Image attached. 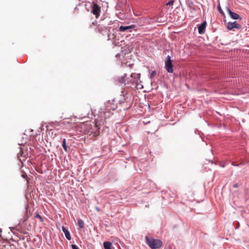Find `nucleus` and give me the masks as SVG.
<instances>
[{
    "instance_id": "nucleus-4",
    "label": "nucleus",
    "mask_w": 249,
    "mask_h": 249,
    "mask_svg": "<svg viewBox=\"0 0 249 249\" xmlns=\"http://www.w3.org/2000/svg\"><path fill=\"white\" fill-rule=\"evenodd\" d=\"M92 13L95 16L96 18L99 17L101 13V7L97 3H93L92 6Z\"/></svg>"
},
{
    "instance_id": "nucleus-13",
    "label": "nucleus",
    "mask_w": 249,
    "mask_h": 249,
    "mask_svg": "<svg viewBox=\"0 0 249 249\" xmlns=\"http://www.w3.org/2000/svg\"><path fill=\"white\" fill-rule=\"evenodd\" d=\"M78 225L80 228H83L84 227V222L82 219H78Z\"/></svg>"
},
{
    "instance_id": "nucleus-11",
    "label": "nucleus",
    "mask_w": 249,
    "mask_h": 249,
    "mask_svg": "<svg viewBox=\"0 0 249 249\" xmlns=\"http://www.w3.org/2000/svg\"><path fill=\"white\" fill-rule=\"evenodd\" d=\"M103 245L105 249H112L111 247L112 244L110 242H104Z\"/></svg>"
},
{
    "instance_id": "nucleus-7",
    "label": "nucleus",
    "mask_w": 249,
    "mask_h": 249,
    "mask_svg": "<svg viewBox=\"0 0 249 249\" xmlns=\"http://www.w3.org/2000/svg\"><path fill=\"white\" fill-rule=\"evenodd\" d=\"M227 11L228 13L229 14L230 16L232 19H239L240 18V16L239 14H236V13L232 12L231 11L230 9L227 8Z\"/></svg>"
},
{
    "instance_id": "nucleus-6",
    "label": "nucleus",
    "mask_w": 249,
    "mask_h": 249,
    "mask_svg": "<svg viewBox=\"0 0 249 249\" xmlns=\"http://www.w3.org/2000/svg\"><path fill=\"white\" fill-rule=\"evenodd\" d=\"M206 25V21H203L201 24L198 25V32L199 34H203L205 33Z\"/></svg>"
},
{
    "instance_id": "nucleus-24",
    "label": "nucleus",
    "mask_w": 249,
    "mask_h": 249,
    "mask_svg": "<svg viewBox=\"0 0 249 249\" xmlns=\"http://www.w3.org/2000/svg\"><path fill=\"white\" fill-rule=\"evenodd\" d=\"M3 248H6V246H3L2 249H3Z\"/></svg>"
},
{
    "instance_id": "nucleus-14",
    "label": "nucleus",
    "mask_w": 249,
    "mask_h": 249,
    "mask_svg": "<svg viewBox=\"0 0 249 249\" xmlns=\"http://www.w3.org/2000/svg\"><path fill=\"white\" fill-rule=\"evenodd\" d=\"M217 8L219 13H220L222 16H225V13H224L223 11L222 10V8L221 7L220 4H218Z\"/></svg>"
},
{
    "instance_id": "nucleus-5",
    "label": "nucleus",
    "mask_w": 249,
    "mask_h": 249,
    "mask_svg": "<svg viewBox=\"0 0 249 249\" xmlns=\"http://www.w3.org/2000/svg\"><path fill=\"white\" fill-rule=\"evenodd\" d=\"M241 27L242 26L241 24H238L237 21H233V22L230 21L227 24V28L229 30H233L234 28H235L236 29H241Z\"/></svg>"
},
{
    "instance_id": "nucleus-22",
    "label": "nucleus",
    "mask_w": 249,
    "mask_h": 249,
    "mask_svg": "<svg viewBox=\"0 0 249 249\" xmlns=\"http://www.w3.org/2000/svg\"><path fill=\"white\" fill-rule=\"evenodd\" d=\"M23 177L24 178H25V177H27V175H23Z\"/></svg>"
},
{
    "instance_id": "nucleus-2",
    "label": "nucleus",
    "mask_w": 249,
    "mask_h": 249,
    "mask_svg": "<svg viewBox=\"0 0 249 249\" xmlns=\"http://www.w3.org/2000/svg\"><path fill=\"white\" fill-rule=\"evenodd\" d=\"M147 244L151 249H157L161 247L163 244L162 241L160 239H149L148 236L145 237Z\"/></svg>"
},
{
    "instance_id": "nucleus-16",
    "label": "nucleus",
    "mask_w": 249,
    "mask_h": 249,
    "mask_svg": "<svg viewBox=\"0 0 249 249\" xmlns=\"http://www.w3.org/2000/svg\"><path fill=\"white\" fill-rule=\"evenodd\" d=\"M156 74V71H152L151 73L150 74V78H153V77H154Z\"/></svg>"
},
{
    "instance_id": "nucleus-23",
    "label": "nucleus",
    "mask_w": 249,
    "mask_h": 249,
    "mask_svg": "<svg viewBox=\"0 0 249 249\" xmlns=\"http://www.w3.org/2000/svg\"><path fill=\"white\" fill-rule=\"evenodd\" d=\"M232 165H236L235 163H234V162H232Z\"/></svg>"
},
{
    "instance_id": "nucleus-8",
    "label": "nucleus",
    "mask_w": 249,
    "mask_h": 249,
    "mask_svg": "<svg viewBox=\"0 0 249 249\" xmlns=\"http://www.w3.org/2000/svg\"><path fill=\"white\" fill-rule=\"evenodd\" d=\"M62 230L63 231V232H64L66 238H67V239L68 240H71V234H70L68 230L67 229H66V228H65V227H62Z\"/></svg>"
},
{
    "instance_id": "nucleus-21",
    "label": "nucleus",
    "mask_w": 249,
    "mask_h": 249,
    "mask_svg": "<svg viewBox=\"0 0 249 249\" xmlns=\"http://www.w3.org/2000/svg\"><path fill=\"white\" fill-rule=\"evenodd\" d=\"M101 29H102V27H97V29L99 31V32H101Z\"/></svg>"
},
{
    "instance_id": "nucleus-17",
    "label": "nucleus",
    "mask_w": 249,
    "mask_h": 249,
    "mask_svg": "<svg viewBox=\"0 0 249 249\" xmlns=\"http://www.w3.org/2000/svg\"><path fill=\"white\" fill-rule=\"evenodd\" d=\"M20 150L19 151V154L20 156H23V157H26V155H24V153L23 151V149H21V148H20Z\"/></svg>"
},
{
    "instance_id": "nucleus-18",
    "label": "nucleus",
    "mask_w": 249,
    "mask_h": 249,
    "mask_svg": "<svg viewBox=\"0 0 249 249\" xmlns=\"http://www.w3.org/2000/svg\"><path fill=\"white\" fill-rule=\"evenodd\" d=\"M71 248L72 249H79V248H78V246H77V245H72Z\"/></svg>"
},
{
    "instance_id": "nucleus-15",
    "label": "nucleus",
    "mask_w": 249,
    "mask_h": 249,
    "mask_svg": "<svg viewBox=\"0 0 249 249\" xmlns=\"http://www.w3.org/2000/svg\"><path fill=\"white\" fill-rule=\"evenodd\" d=\"M35 217L38 218L41 222H43V221H44V219H43V217H42V216H40V215L39 214V213H36V215L35 216Z\"/></svg>"
},
{
    "instance_id": "nucleus-9",
    "label": "nucleus",
    "mask_w": 249,
    "mask_h": 249,
    "mask_svg": "<svg viewBox=\"0 0 249 249\" xmlns=\"http://www.w3.org/2000/svg\"><path fill=\"white\" fill-rule=\"evenodd\" d=\"M135 27V25H130V26H120L119 27V30L121 31V32H124V31L127 30H131L132 28Z\"/></svg>"
},
{
    "instance_id": "nucleus-10",
    "label": "nucleus",
    "mask_w": 249,
    "mask_h": 249,
    "mask_svg": "<svg viewBox=\"0 0 249 249\" xmlns=\"http://www.w3.org/2000/svg\"><path fill=\"white\" fill-rule=\"evenodd\" d=\"M94 126L97 129V130L94 132L93 129H92L91 131H90V132H91V134H93L94 136H97L98 134H99V128L98 127L97 123L94 124Z\"/></svg>"
},
{
    "instance_id": "nucleus-20",
    "label": "nucleus",
    "mask_w": 249,
    "mask_h": 249,
    "mask_svg": "<svg viewBox=\"0 0 249 249\" xmlns=\"http://www.w3.org/2000/svg\"><path fill=\"white\" fill-rule=\"evenodd\" d=\"M233 187H238V185L237 183H235V184H233Z\"/></svg>"
},
{
    "instance_id": "nucleus-1",
    "label": "nucleus",
    "mask_w": 249,
    "mask_h": 249,
    "mask_svg": "<svg viewBox=\"0 0 249 249\" xmlns=\"http://www.w3.org/2000/svg\"><path fill=\"white\" fill-rule=\"evenodd\" d=\"M126 74H124L123 76L119 78L118 79L119 83H124V84H126V83H129V82H130V83H134L136 84L135 88L137 89H141L143 88L142 84L141 83H139V80H140V74H131L130 75L131 79L130 80H127L126 79Z\"/></svg>"
},
{
    "instance_id": "nucleus-12",
    "label": "nucleus",
    "mask_w": 249,
    "mask_h": 249,
    "mask_svg": "<svg viewBox=\"0 0 249 249\" xmlns=\"http://www.w3.org/2000/svg\"><path fill=\"white\" fill-rule=\"evenodd\" d=\"M62 146L63 147L64 150H65V151H68V150L67 146L66 145V139H63V142H62Z\"/></svg>"
},
{
    "instance_id": "nucleus-3",
    "label": "nucleus",
    "mask_w": 249,
    "mask_h": 249,
    "mask_svg": "<svg viewBox=\"0 0 249 249\" xmlns=\"http://www.w3.org/2000/svg\"><path fill=\"white\" fill-rule=\"evenodd\" d=\"M165 68L168 72H173V65L170 55H168L166 58Z\"/></svg>"
},
{
    "instance_id": "nucleus-19",
    "label": "nucleus",
    "mask_w": 249,
    "mask_h": 249,
    "mask_svg": "<svg viewBox=\"0 0 249 249\" xmlns=\"http://www.w3.org/2000/svg\"><path fill=\"white\" fill-rule=\"evenodd\" d=\"M174 3V1H172V0L171 1H169L168 2V3H167V4H173Z\"/></svg>"
}]
</instances>
